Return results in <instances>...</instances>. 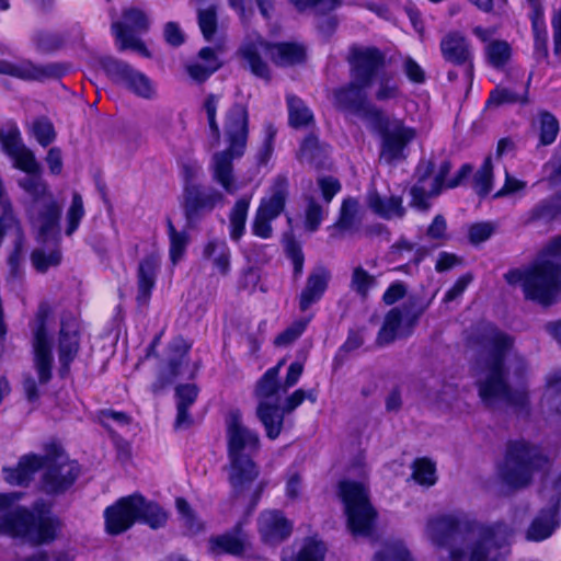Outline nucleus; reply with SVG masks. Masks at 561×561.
Returning <instances> with one entry per match:
<instances>
[{"label":"nucleus","instance_id":"052dcab7","mask_svg":"<svg viewBox=\"0 0 561 561\" xmlns=\"http://www.w3.org/2000/svg\"><path fill=\"white\" fill-rule=\"evenodd\" d=\"M325 550L327 548L322 541L308 539L294 561H323ZM283 561L286 560L283 559Z\"/></svg>","mask_w":561,"mask_h":561},{"label":"nucleus","instance_id":"4c0bfd02","mask_svg":"<svg viewBox=\"0 0 561 561\" xmlns=\"http://www.w3.org/2000/svg\"><path fill=\"white\" fill-rule=\"evenodd\" d=\"M559 215H561V197L543 199L528 213L526 222H549L557 218Z\"/></svg>","mask_w":561,"mask_h":561},{"label":"nucleus","instance_id":"20e7f679","mask_svg":"<svg viewBox=\"0 0 561 561\" xmlns=\"http://www.w3.org/2000/svg\"><path fill=\"white\" fill-rule=\"evenodd\" d=\"M511 285L522 283L525 296L541 305L553 304L561 291V237L553 239L533 265L505 274Z\"/></svg>","mask_w":561,"mask_h":561},{"label":"nucleus","instance_id":"cd10ccee","mask_svg":"<svg viewBox=\"0 0 561 561\" xmlns=\"http://www.w3.org/2000/svg\"><path fill=\"white\" fill-rule=\"evenodd\" d=\"M79 351V334L77 319L70 313H64L60 319L58 339L59 360L64 368L75 359Z\"/></svg>","mask_w":561,"mask_h":561},{"label":"nucleus","instance_id":"a19ab883","mask_svg":"<svg viewBox=\"0 0 561 561\" xmlns=\"http://www.w3.org/2000/svg\"><path fill=\"white\" fill-rule=\"evenodd\" d=\"M98 421L99 423L108 431L112 437L116 440L119 447H127V443L118 437L114 431L112 430V423H116L117 425H128L131 422V419L125 412H118L111 409L101 410L98 412Z\"/></svg>","mask_w":561,"mask_h":561},{"label":"nucleus","instance_id":"e433bc0d","mask_svg":"<svg viewBox=\"0 0 561 561\" xmlns=\"http://www.w3.org/2000/svg\"><path fill=\"white\" fill-rule=\"evenodd\" d=\"M359 202L354 197H347L342 202L339 218L332 226L334 229L341 231L352 230L356 224L360 221L359 218Z\"/></svg>","mask_w":561,"mask_h":561},{"label":"nucleus","instance_id":"423d86ee","mask_svg":"<svg viewBox=\"0 0 561 561\" xmlns=\"http://www.w3.org/2000/svg\"><path fill=\"white\" fill-rule=\"evenodd\" d=\"M249 115L245 105L234 103L226 113L225 137L228 148L214 153L211 158L213 179L220 184L227 193H234L232 160L243 156L248 140Z\"/></svg>","mask_w":561,"mask_h":561},{"label":"nucleus","instance_id":"69168bd1","mask_svg":"<svg viewBox=\"0 0 561 561\" xmlns=\"http://www.w3.org/2000/svg\"><path fill=\"white\" fill-rule=\"evenodd\" d=\"M323 219V209L313 197L308 198L305 211V225L309 231H316Z\"/></svg>","mask_w":561,"mask_h":561},{"label":"nucleus","instance_id":"7ed1b4c3","mask_svg":"<svg viewBox=\"0 0 561 561\" xmlns=\"http://www.w3.org/2000/svg\"><path fill=\"white\" fill-rule=\"evenodd\" d=\"M226 440L229 458V483L232 497H244L260 474L253 460L261 447L257 432L242 422L239 410H232L226 417Z\"/></svg>","mask_w":561,"mask_h":561},{"label":"nucleus","instance_id":"79ce46f5","mask_svg":"<svg viewBox=\"0 0 561 561\" xmlns=\"http://www.w3.org/2000/svg\"><path fill=\"white\" fill-rule=\"evenodd\" d=\"M249 206L250 198L242 197L236 202L230 211V236L233 240H239L244 232Z\"/></svg>","mask_w":561,"mask_h":561},{"label":"nucleus","instance_id":"f8f14e48","mask_svg":"<svg viewBox=\"0 0 561 561\" xmlns=\"http://www.w3.org/2000/svg\"><path fill=\"white\" fill-rule=\"evenodd\" d=\"M368 128L380 137L379 160L390 165L408 158V148L417 135L415 128L407 126L402 119L386 115L383 111Z\"/></svg>","mask_w":561,"mask_h":561},{"label":"nucleus","instance_id":"ddd939ff","mask_svg":"<svg viewBox=\"0 0 561 561\" xmlns=\"http://www.w3.org/2000/svg\"><path fill=\"white\" fill-rule=\"evenodd\" d=\"M511 528L504 523L481 525L462 513L443 514L428 518L425 535L437 547L455 546L460 539V546L471 543V531L480 528Z\"/></svg>","mask_w":561,"mask_h":561},{"label":"nucleus","instance_id":"39448f33","mask_svg":"<svg viewBox=\"0 0 561 561\" xmlns=\"http://www.w3.org/2000/svg\"><path fill=\"white\" fill-rule=\"evenodd\" d=\"M60 529V519L43 500L36 501L30 510L19 507L0 516V534L21 538L33 546L53 542Z\"/></svg>","mask_w":561,"mask_h":561},{"label":"nucleus","instance_id":"0eeeda50","mask_svg":"<svg viewBox=\"0 0 561 561\" xmlns=\"http://www.w3.org/2000/svg\"><path fill=\"white\" fill-rule=\"evenodd\" d=\"M18 185L31 198L27 213L37 229V240L42 243L57 242L61 206L54 198L42 173L25 175L18 180Z\"/></svg>","mask_w":561,"mask_h":561},{"label":"nucleus","instance_id":"bb28decb","mask_svg":"<svg viewBox=\"0 0 561 561\" xmlns=\"http://www.w3.org/2000/svg\"><path fill=\"white\" fill-rule=\"evenodd\" d=\"M190 348L191 345L183 337L178 336L172 340L168 346L167 367L160 370L157 380L151 385L153 393H160L181 375V368L187 362Z\"/></svg>","mask_w":561,"mask_h":561},{"label":"nucleus","instance_id":"b1692460","mask_svg":"<svg viewBox=\"0 0 561 561\" xmlns=\"http://www.w3.org/2000/svg\"><path fill=\"white\" fill-rule=\"evenodd\" d=\"M425 307L411 311L408 307L402 312L399 308L390 309L377 335V344L380 346L392 343L396 339L409 336L419 321Z\"/></svg>","mask_w":561,"mask_h":561},{"label":"nucleus","instance_id":"9d476101","mask_svg":"<svg viewBox=\"0 0 561 561\" xmlns=\"http://www.w3.org/2000/svg\"><path fill=\"white\" fill-rule=\"evenodd\" d=\"M513 534L512 528L473 529L471 543L453 546L442 561H504Z\"/></svg>","mask_w":561,"mask_h":561},{"label":"nucleus","instance_id":"bf43d9fd","mask_svg":"<svg viewBox=\"0 0 561 561\" xmlns=\"http://www.w3.org/2000/svg\"><path fill=\"white\" fill-rule=\"evenodd\" d=\"M310 318L299 319L293 322L286 330L275 337V345L287 346L294 343L306 330Z\"/></svg>","mask_w":561,"mask_h":561},{"label":"nucleus","instance_id":"49530a36","mask_svg":"<svg viewBox=\"0 0 561 561\" xmlns=\"http://www.w3.org/2000/svg\"><path fill=\"white\" fill-rule=\"evenodd\" d=\"M167 228L170 239V259L173 264H176L186 250L188 234L185 231H178L170 218L167 219Z\"/></svg>","mask_w":561,"mask_h":561},{"label":"nucleus","instance_id":"2eb2a0df","mask_svg":"<svg viewBox=\"0 0 561 561\" xmlns=\"http://www.w3.org/2000/svg\"><path fill=\"white\" fill-rule=\"evenodd\" d=\"M340 495L345 505L347 525L353 534L369 535L376 518L367 488L359 482L342 481L339 484Z\"/></svg>","mask_w":561,"mask_h":561},{"label":"nucleus","instance_id":"4be33fe9","mask_svg":"<svg viewBox=\"0 0 561 561\" xmlns=\"http://www.w3.org/2000/svg\"><path fill=\"white\" fill-rule=\"evenodd\" d=\"M125 22H114L112 30L116 39L119 42V50L133 49L150 58L151 54L145 46L144 42L130 34V32L145 33L149 27V21L146 14L135 8L127 9L123 12Z\"/></svg>","mask_w":561,"mask_h":561},{"label":"nucleus","instance_id":"5fc2aeb1","mask_svg":"<svg viewBox=\"0 0 561 561\" xmlns=\"http://www.w3.org/2000/svg\"><path fill=\"white\" fill-rule=\"evenodd\" d=\"M175 506L187 533L197 534L203 529L202 522L196 517L193 508L185 499L178 497L175 500Z\"/></svg>","mask_w":561,"mask_h":561},{"label":"nucleus","instance_id":"09e8293b","mask_svg":"<svg viewBox=\"0 0 561 561\" xmlns=\"http://www.w3.org/2000/svg\"><path fill=\"white\" fill-rule=\"evenodd\" d=\"M374 561H414L401 541L387 542L380 551H378Z\"/></svg>","mask_w":561,"mask_h":561},{"label":"nucleus","instance_id":"6ab92c4d","mask_svg":"<svg viewBox=\"0 0 561 561\" xmlns=\"http://www.w3.org/2000/svg\"><path fill=\"white\" fill-rule=\"evenodd\" d=\"M50 308L47 304H41L32 325L34 366L38 375L39 383L46 385L51 379L54 357L48 339V318Z\"/></svg>","mask_w":561,"mask_h":561},{"label":"nucleus","instance_id":"4468645a","mask_svg":"<svg viewBox=\"0 0 561 561\" xmlns=\"http://www.w3.org/2000/svg\"><path fill=\"white\" fill-rule=\"evenodd\" d=\"M283 386L278 381V368H270L257 380L254 394L259 400L256 416L263 424L266 436L275 439L283 430V414L279 413Z\"/></svg>","mask_w":561,"mask_h":561},{"label":"nucleus","instance_id":"f03ea898","mask_svg":"<svg viewBox=\"0 0 561 561\" xmlns=\"http://www.w3.org/2000/svg\"><path fill=\"white\" fill-rule=\"evenodd\" d=\"M41 468L44 470L41 490L48 495L64 494L81 473L79 463L69 459L61 447L51 444L44 456L25 455L15 468H4V480L10 484L26 485Z\"/></svg>","mask_w":561,"mask_h":561},{"label":"nucleus","instance_id":"13d9d810","mask_svg":"<svg viewBox=\"0 0 561 561\" xmlns=\"http://www.w3.org/2000/svg\"><path fill=\"white\" fill-rule=\"evenodd\" d=\"M32 134L43 147H47L56 138L54 125L47 117H39L33 122Z\"/></svg>","mask_w":561,"mask_h":561},{"label":"nucleus","instance_id":"c85d7f7f","mask_svg":"<svg viewBox=\"0 0 561 561\" xmlns=\"http://www.w3.org/2000/svg\"><path fill=\"white\" fill-rule=\"evenodd\" d=\"M259 531L270 545L285 540L291 533V524L279 511H265L259 517Z\"/></svg>","mask_w":561,"mask_h":561},{"label":"nucleus","instance_id":"c9c22d12","mask_svg":"<svg viewBox=\"0 0 561 561\" xmlns=\"http://www.w3.org/2000/svg\"><path fill=\"white\" fill-rule=\"evenodd\" d=\"M203 255L205 259L210 260L222 275L228 274L230 268V250L225 241H208L204 248Z\"/></svg>","mask_w":561,"mask_h":561},{"label":"nucleus","instance_id":"0e129e2a","mask_svg":"<svg viewBox=\"0 0 561 561\" xmlns=\"http://www.w3.org/2000/svg\"><path fill=\"white\" fill-rule=\"evenodd\" d=\"M401 91L399 85L390 77H381L378 80L375 91V99L379 102H387L400 98Z\"/></svg>","mask_w":561,"mask_h":561},{"label":"nucleus","instance_id":"4d7b16f0","mask_svg":"<svg viewBox=\"0 0 561 561\" xmlns=\"http://www.w3.org/2000/svg\"><path fill=\"white\" fill-rule=\"evenodd\" d=\"M31 261L36 271L44 273L50 266L59 265L61 261V253L59 249H54L48 254H46L42 249H35L31 254Z\"/></svg>","mask_w":561,"mask_h":561},{"label":"nucleus","instance_id":"6e6552de","mask_svg":"<svg viewBox=\"0 0 561 561\" xmlns=\"http://www.w3.org/2000/svg\"><path fill=\"white\" fill-rule=\"evenodd\" d=\"M548 463L549 459L539 446L525 439L510 440L499 474L508 486L522 489L528 486L534 474L543 470Z\"/></svg>","mask_w":561,"mask_h":561},{"label":"nucleus","instance_id":"774afa93","mask_svg":"<svg viewBox=\"0 0 561 561\" xmlns=\"http://www.w3.org/2000/svg\"><path fill=\"white\" fill-rule=\"evenodd\" d=\"M402 70L407 78L415 84H422L426 80V75L423 68L410 56H407L403 59Z\"/></svg>","mask_w":561,"mask_h":561},{"label":"nucleus","instance_id":"72a5a7b5","mask_svg":"<svg viewBox=\"0 0 561 561\" xmlns=\"http://www.w3.org/2000/svg\"><path fill=\"white\" fill-rule=\"evenodd\" d=\"M328 156V146L321 144L313 134L308 135L300 145L297 158L301 163L314 168H322Z\"/></svg>","mask_w":561,"mask_h":561},{"label":"nucleus","instance_id":"f257e3e1","mask_svg":"<svg viewBox=\"0 0 561 561\" xmlns=\"http://www.w3.org/2000/svg\"><path fill=\"white\" fill-rule=\"evenodd\" d=\"M476 343L481 347V371L477 380L479 397L489 409L497 403L511 407L516 413L528 416L530 401L528 390L523 386L512 388L508 385V371L504 360L514 345V339L491 323L479 328Z\"/></svg>","mask_w":561,"mask_h":561},{"label":"nucleus","instance_id":"5701e85b","mask_svg":"<svg viewBox=\"0 0 561 561\" xmlns=\"http://www.w3.org/2000/svg\"><path fill=\"white\" fill-rule=\"evenodd\" d=\"M351 78L370 87L378 71L385 67L386 57L376 47L352 46L347 56Z\"/></svg>","mask_w":561,"mask_h":561},{"label":"nucleus","instance_id":"e2e57ef3","mask_svg":"<svg viewBox=\"0 0 561 561\" xmlns=\"http://www.w3.org/2000/svg\"><path fill=\"white\" fill-rule=\"evenodd\" d=\"M559 131V123L557 118L545 112L540 115V142L543 146L550 145L554 141Z\"/></svg>","mask_w":561,"mask_h":561},{"label":"nucleus","instance_id":"3c124183","mask_svg":"<svg viewBox=\"0 0 561 561\" xmlns=\"http://www.w3.org/2000/svg\"><path fill=\"white\" fill-rule=\"evenodd\" d=\"M10 158L13 160V167L25 172L26 175L42 173L41 163L36 160L33 151L26 146Z\"/></svg>","mask_w":561,"mask_h":561},{"label":"nucleus","instance_id":"c756f323","mask_svg":"<svg viewBox=\"0 0 561 561\" xmlns=\"http://www.w3.org/2000/svg\"><path fill=\"white\" fill-rule=\"evenodd\" d=\"M249 539L242 530L241 524L226 534L209 539V550L213 554L228 553L236 557L242 556L249 548Z\"/></svg>","mask_w":561,"mask_h":561},{"label":"nucleus","instance_id":"680f3d73","mask_svg":"<svg viewBox=\"0 0 561 561\" xmlns=\"http://www.w3.org/2000/svg\"><path fill=\"white\" fill-rule=\"evenodd\" d=\"M84 215L83 201L78 192L72 194L71 205L67 211L66 234L71 236L78 228L81 218Z\"/></svg>","mask_w":561,"mask_h":561},{"label":"nucleus","instance_id":"c03bdc74","mask_svg":"<svg viewBox=\"0 0 561 561\" xmlns=\"http://www.w3.org/2000/svg\"><path fill=\"white\" fill-rule=\"evenodd\" d=\"M0 146L8 157L16 154L25 146L15 124L10 123L0 128Z\"/></svg>","mask_w":561,"mask_h":561},{"label":"nucleus","instance_id":"393cba45","mask_svg":"<svg viewBox=\"0 0 561 561\" xmlns=\"http://www.w3.org/2000/svg\"><path fill=\"white\" fill-rule=\"evenodd\" d=\"M222 199V194L215 188L204 190L194 183H187L183 192V209L187 227L192 228L199 218L210 213Z\"/></svg>","mask_w":561,"mask_h":561},{"label":"nucleus","instance_id":"aec40b11","mask_svg":"<svg viewBox=\"0 0 561 561\" xmlns=\"http://www.w3.org/2000/svg\"><path fill=\"white\" fill-rule=\"evenodd\" d=\"M100 66L114 83L125 87L136 95L144 99H152L156 95L150 79L127 62L106 56L100 59Z\"/></svg>","mask_w":561,"mask_h":561},{"label":"nucleus","instance_id":"a211bd4d","mask_svg":"<svg viewBox=\"0 0 561 561\" xmlns=\"http://www.w3.org/2000/svg\"><path fill=\"white\" fill-rule=\"evenodd\" d=\"M368 88L352 79L347 84L332 91V104L337 111L360 117L368 126L382 111L368 100Z\"/></svg>","mask_w":561,"mask_h":561},{"label":"nucleus","instance_id":"f704fd0d","mask_svg":"<svg viewBox=\"0 0 561 561\" xmlns=\"http://www.w3.org/2000/svg\"><path fill=\"white\" fill-rule=\"evenodd\" d=\"M367 204L374 213L386 219L402 218L405 214L402 198L399 196L383 198L376 191H370L367 195Z\"/></svg>","mask_w":561,"mask_h":561},{"label":"nucleus","instance_id":"dca6fc26","mask_svg":"<svg viewBox=\"0 0 561 561\" xmlns=\"http://www.w3.org/2000/svg\"><path fill=\"white\" fill-rule=\"evenodd\" d=\"M436 167V158L432 154L428 159H421L415 169L416 182L410 194L411 206L419 210L425 211L430 208L428 198L440 194L446 176L451 170V163L448 160H443L437 171H435Z\"/></svg>","mask_w":561,"mask_h":561},{"label":"nucleus","instance_id":"864d4df0","mask_svg":"<svg viewBox=\"0 0 561 561\" xmlns=\"http://www.w3.org/2000/svg\"><path fill=\"white\" fill-rule=\"evenodd\" d=\"M485 54L494 68H502L511 58V46L505 41H492L486 46Z\"/></svg>","mask_w":561,"mask_h":561},{"label":"nucleus","instance_id":"473e14b6","mask_svg":"<svg viewBox=\"0 0 561 561\" xmlns=\"http://www.w3.org/2000/svg\"><path fill=\"white\" fill-rule=\"evenodd\" d=\"M159 259L154 254L147 255L139 262L138 266V295L137 300L146 304L151 295L156 283Z\"/></svg>","mask_w":561,"mask_h":561},{"label":"nucleus","instance_id":"9b49d317","mask_svg":"<svg viewBox=\"0 0 561 561\" xmlns=\"http://www.w3.org/2000/svg\"><path fill=\"white\" fill-rule=\"evenodd\" d=\"M238 54L255 77L268 81L271 79L270 68L262 59V54L268 56L277 66H293L305 60L306 51L301 45L296 43L271 44L263 39L243 44Z\"/></svg>","mask_w":561,"mask_h":561},{"label":"nucleus","instance_id":"6e6d98bb","mask_svg":"<svg viewBox=\"0 0 561 561\" xmlns=\"http://www.w3.org/2000/svg\"><path fill=\"white\" fill-rule=\"evenodd\" d=\"M435 465L427 458H420L413 462V479L426 486H431L436 482Z\"/></svg>","mask_w":561,"mask_h":561},{"label":"nucleus","instance_id":"ea45409f","mask_svg":"<svg viewBox=\"0 0 561 561\" xmlns=\"http://www.w3.org/2000/svg\"><path fill=\"white\" fill-rule=\"evenodd\" d=\"M220 101V95L215 93H209L206 95V98L203 101L202 108L206 114L210 137H211V145L214 147L218 146L220 142V128L217 123V108Z\"/></svg>","mask_w":561,"mask_h":561},{"label":"nucleus","instance_id":"de8ad7c7","mask_svg":"<svg viewBox=\"0 0 561 561\" xmlns=\"http://www.w3.org/2000/svg\"><path fill=\"white\" fill-rule=\"evenodd\" d=\"M493 164L491 157H486L481 168L473 176V186L477 194L481 197L486 196L492 190Z\"/></svg>","mask_w":561,"mask_h":561},{"label":"nucleus","instance_id":"a18cd8bd","mask_svg":"<svg viewBox=\"0 0 561 561\" xmlns=\"http://www.w3.org/2000/svg\"><path fill=\"white\" fill-rule=\"evenodd\" d=\"M541 405L561 414V373L550 377L541 399Z\"/></svg>","mask_w":561,"mask_h":561},{"label":"nucleus","instance_id":"8fccbe9b","mask_svg":"<svg viewBox=\"0 0 561 561\" xmlns=\"http://www.w3.org/2000/svg\"><path fill=\"white\" fill-rule=\"evenodd\" d=\"M14 249L12 253L8 257V264L10 268V278L15 279L20 278L22 275L21 265L23 262V250H24V233L21 228H16V232L14 233Z\"/></svg>","mask_w":561,"mask_h":561},{"label":"nucleus","instance_id":"338daca9","mask_svg":"<svg viewBox=\"0 0 561 561\" xmlns=\"http://www.w3.org/2000/svg\"><path fill=\"white\" fill-rule=\"evenodd\" d=\"M298 10L305 11L307 8H316L319 12L327 13L341 4V0H289Z\"/></svg>","mask_w":561,"mask_h":561},{"label":"nucleus","instance_id":"58836bf2","mask_svg":"<svg viewBox=\"0 0 561 561\" xmlns=\"http://www.w3.org/2000/svg\"><path fill=\"white\" fill-rule=\"evenodd\" d=\"M287 105L290 126L300 128L313 122L312 112L301 99L295 95H287Z\"/></svg>","mask_w":561,"mask_h":561},{"label":"nucleus","instance_id":"a878e982","mask_svg":"<svg viewBox=\"0 0 561 561\" xmlns=\"http://www.w3.org/2000/svg\"><path fill=\"white\" fill-rule=\"evenodd\" d=\"M66 69L60 64L35 65L30 60L11 62L0 59V75H7L25 81H45L59 79Z\"/></svg>","mask_w":561,"mask_h":561},{"label":"nucleus","instance_id":"603ef678","mask_svg":"<svg viewBox=\"0 0 561 561\" xmlns=\"http://www.w3.org/2000/svg\"><path fill=\"white\" fill-rule=\"evenodd\" d=\"M198 25L204 38L208 42L215 38L218 28L217 11L215 5L198 10Z\"/></svg>","mask_w":561,"mask_h":561},{"label":"nucleus","instance_id":"7c9ffc66","mask_svg":"<svg viewBox=\"0 0 561 561\" xmlns=\"http://www.w3.org/2000/svg\"><path fill=\"white\" fill-rule=\"evenodd\" d=\"M331 278L329 270L324 266L314 267L308 275L306 286L299 296V309L307 311L313 304L319 301L327 290Z\"/></svg>","mask_w":561,"mask_h":561},{"label":"nucleus","instance_id":"2f4dec72","mask_svg":"<svg viewBox=\"0 0 561 561\" xmlns=\"http://www.w3.org/2000/svg\"><path fill=\"white\" fill-rule=\"evenodd\" d=\"M288 180L284 175H278L270 190V196L264 197L257 208L260 216L270 219L278 217L285 208L288 197Z\"/></svg>","mask_w":561,"mask_h":561},{"label":"nucleus","instance_id":"1a4fd4ad","mask_svg":"<svg viewBox=\"0 0 561 561\" xmlns=\"http://www.w3.org/2000/svg\"><path fill=\"white\" fill-rule=\"evenodd\" d=\"M105 529L110 535H119L128 530L136 522L145 523L157 529L167 523L168 514L157 503L147 501L140 494L119 499L104 512Z\"/></svg>","mask_w":561,"mask_h":561},{"label":"nucleus","instance_id":"412c9836","mask_svg":"<svg viewBox=\"0 0 561 561\" xmlns=\"http://www.w3.org/2000/svg\"><path fill=\"white\" fill-rule=\"evenodd\" d=\"M439 50L446 62L462 69L468 84L471 85L474 65L472 46L469 39L459 31H450L442 37Z\"/></svg>","mask_w":561,"mask_h":561},{"label":"nucleus","instance_id":"f3484780","mask_svg":"<svg viewBox=\"0 0 561 561\" xmlns=\"http://www.w3.org/2000/svg\"><path fill=\"white\" fill-rule=\"evenodd\" d=\"M542 499L549 502V507L540 511L527 530L528 540L540 541L554 531L559 525L558 510L561 500V472L553 479H545L540 491Z\"/></svg>","mask_w":561,"mask_h":561},{"label":"nucleus","instance_id":"37998d69","mask_svg":"<svg viewBox=\"0 0 561 561\" xmlns=\"http://www.w3.org/2000/svg\"><path fill=\"white\" fill-rule=\"evenodd\" d=\"M377 279L374 275L369 274L362 265L355 266L352 271L350 288L357 294L362 299H366L369 290L375 287Z\"/></svg>","mask_w":561,"mask_h":561}]
</instances>
